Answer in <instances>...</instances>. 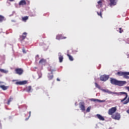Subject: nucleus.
<instances>
[{"instance_id": "obj_1", "label": "nucleus", "mask_w": 129, "mask_h": 129, "mask_svg": "<svg viewBox=\"0 0 129 129\" xmlns=\"http://www.w3.org/2000/svg\"><path fill=\"white\" fill-rule=\"evenodd\" d=\"M110 82L113 85H118V86H123L124 84H126V82L125 81H118L117 80L112 78H110Z\"/></svg>"}, {"instance_id": "obj_2", "label": "nucleus", "mask_w": 129, "mask_h": 129, "mask_svg": "<svg viewBox=\"0 0 129 129\" xmlns=\"http://www.w3.org/2000/svg\"><path fill=\"white\" fill-rule=\"evenodd\" d=\"M115 75L118 76H123L125 79H129V72L120 71L116 73Z\"/></svg>"}, {"instance_id": "obj_3", "label": "nucleus", "mask_w": 129, "mask_h": 129, "mask_svg": "<svg viewBox=\"0 0 129 129\" xmlns=\"http://www.w3.org/2000/svg\"><path fill=\"white\" fill-rule=\"evenodd\" d=\"M109 79V76L106 75H102L100 77V80H101V81L105 82L107 80H108Z\"/></svg>"}, {"instance_id": "obj_4", "label": "nucleus", "mask_w": 129, "mask_h": 129, "mask_svg": "<svg viewBox=\"0 0 129 129\" xmlns=\"http://www.w3.org/2000/svg\"><path fill=\"white\" fill-rule=\"evenodd\" d=\"M116 111V107H112L109 109L108 112V113L109 115H113V113Z\"/></svg>"}, {"instance_id": "obj_5", "label": "nucleus", "mask_w": 129, "mask_h": 129, "mask_svg": "<svg viewBox=\"0 0 129 129\" xmlns=\"http://www.w3.org/2000/svg\"><path fill=\"white\" fill-rule=\"evenodd\" d=\"M111 117L112 118H113V119H116L117 120H118L120 118V114H119V113H116L113 114L111 116Z\"/></svg>"}, {"instance_id": "obj_6", "label": "nucleus", "mask_w": 129, "mask_h": 129, "mask_svg": "<svg viewBox=\"0 0 129 129\" xmlns=\"http://www.w3.org/2000/svg\"><path fill=\"white\" fill-rule=\"evenodd\" d=\"M79 107H80L81 110H82V111H85V104L84 103V102H82L79 103Z\"/></svg>"}, {"instance_id": "obj_7", "label": "nucleus", "mask_w": 129, "mask_h": 129, "mask_svg": "<svg viewBox=\"0 0 129 129\" xmlns=\"http://www.w3.org/2000/svg\"><path fill=\"white\" fill-rule=\"evenodd\" d=\"M15 72L16 74H18V75H22L24 73V70L22 69L18 68L15 69Z\"/></svg>"}, {"instance_id": "obj_8", "label": "nucleus", "mask_w": 129, "mask_h": 129, "mask_svg": "<svg viewBox=\"0 0 129 129\" xmlns=\"http://www.w3.org/2000/svg\"><path fill=\"white\" fill-rule=\"evenodd\" d=\"M27 33L26 32H24L23 33L22 35L20 36V40L21 42H23V41H24L26 38H27Z\"/></svg>"}, {"instance_id": "obj_9", "label": "nucleus", "mask_w": 129, "mask_h": 129, "mask_svg": "<svg viewBox=\"0 0 129 129\" xmlns=\"http://www.w3.org/2000/svg\"><path fill=\"white\" fill-rule=\"evenodd\" d=\"M27 83H28V81H23L17 82L15 83V84H16V85H25V84H27Z\"/></svg>"}, {"instance_id": "obj_10", "label": "nucleus", "mask_w": 129, "mask_h": 129, "mask_svg": "<svg viewBox=\"0 0 129 129\" xmlns=\"http://www.w3.org/2000/svg\"><path fill=\"white\" fill-rule=\"evenodd\" d=\"M110 4L109 6L110 7H112V6H116L117 1L116 0H109Z\"/></svg>"}, {"instance_id": "obj_11", "label": "nucleus", "mask_w": 129, "mask_h": 129, "mask_svg": "<svg viewBox=\"0 0 129 129\" xmlns=\"http://www.w3.org/2000/svg\"><path fill=\"white\" fill-rule=\"evenodd\" d=\"M53 70H51V73L48 74L47 77L48 78V80H52V79H53L54 77V76H53Z\"/></svg>"}, {"instance_id": "obj_12", "label": "nucleus", "mask_w": 129, "mask_h": 129, "mask_svg": "<svg viewBox=\"0 0 129 129\" xmlns=\"http://www.w3.org/2000/svg\"><path fill=\"white\" fill-rule=\"evenodd\" d=\"M46 63H47V60H46L45 59H44V58L41 59L39 61V64H42L43 65H45V64H46Z\"/></svg>"}, {"instance_id": "obj_13", "label": "nucleus", "mask_w": 129, "mask_h": 129, "mask_svg": "<svg viewBox=\"0 0 129 129\" xmlns=\"http://www.w3.org/2000/svg\"><path fill=\"white\" fill-rule=\"evenodd\" d=\"M58 59L60 63H62L63 62V55H61V52L58 53Z\"/></svg>"}, {"instance_id": "obj_14", "label": "nucleus", "mask_w": 129, "mask_h": 129, "mask_svg": "<svg viewBox=\"0 0 129 129\" xmlns=\"http://www.w3.org/2000/svg\"><path fill=\"white\" fill-rule=\"evenodd\" d=\"M26 5H27L26 0H21L19 3V6H26Z\"/></svg>"}, {"instance_id": "obj_15", "label": "nucleus", "mask_w": 129, "mask_h": 129, "mask_svg": "<svg viewBox=\"0 0 129 129\" xmlns=\"http://www.w3.org/2000/svg\"><path fill=\"white\" fill-rule=\"evenodd\" d=\"M96 116L100 120H104V117H103L101 115L97 114Z\"/></svg>"}, {"instance_id": "obj_16", "label": "nucleus", "mask_w": 129, "mask_h": 129, "mask_svg": "<svg viewBox=\"0 0 129 129\" xmlns=\"http://www.w3.org/2000/svg\"><path fill=\"white\" fill-rule=\"evenodd\" d=\"M26 91L27 92H32V86H29L26 88Z\"/></svg>"}, {"instance_id": "obj_17", "label": "nucleus", "mask_w": 129, "mask_h": 129, "mask_svg": "<svg viewBox=\"0 0 129 129\" xmlns=\"http://www.w3.org/2000/svg\"><path fill=\"white\" fill-rule=\"evenodd\" d=\"M56 40H61V39H66V37H62V35H57L56 37Z\"/></svg>"}, {"instance_id": "obj_18", "label": "nucleus", "mask_w": 129, "mask_h": 129, "mask_svg": "<svg viewBox=\"0 0 129 129\" xmlns=\"http://www.w3.org/2000/svg\"><path fill=\"white\" fill-rule=\"evenodd\" d=\"M0 88H2L3 90H7L9 88V86H6L5 85H0Z\"/></svg>"}, {"instance_id": "obj_19", "label": "nucleus", "mask_w": 129, "mask_h": 129, "mask_svg": "<svg viewBox=\"0 0 129 129\" xmlns=\"http://www.w3.org/2000/svg\"><path fill=\"white\" fill-rule=\"evenodd\" d=\"M67 56H68V57H69V60L70 61H73V60H74L73 56H71V55H70L69 54H67Z\"/></svg>"}, {"instance_id": "obj_20", "label": "nucleus", "mask_w": 129, "mask_h": 129, "mask_svg": "<svg viewBox=\"0 0 129 129\" xmlns=\"http://www.w3.org/2000/svg\"><path fill=\"white\" fill-rule=\"evenodd\" d=\"M91 101H94V102H96V101H97V102H103V101L99 100L97 99H91Z\"/></svg>"}, {"instance_id": "obj_21", "label": "nucleus", "mask_w": 129, "mask_h": 129, "mask_svg": "<svg viewBox=\"0 0 129 129\" xmlns=\"http://www.w3.org/2000/svg\"><path fill=\"white\" fill-rule=\"evenodd\" d=\"M0 72H1L2 73H5V74H7V73H8L9 72L8 71H6L4 69H0Z\"/></svg>"}, {"instance_id": "obj_22", "label": "nucleus", "mask_w": 129, "mask_h": 129, "mask_svg": "<svg viewBox=\"0 0 129 129\" xmlns=\"http://www.w3.org/2000/svg\"><path fill=\"white\" fill-rule=\"evenodd\" d=\"M28 19L29 17L28 16H25L24 17H22V21H23V22H26Z\"/></svg>"}, {"instance_id": "obj_23", "label": "nucleus", "mask_w": 129, "mask_h": 129, "mask_svg": "<svg viewBox=\"0 0 129 129\" xmlns=\"http://www.w3.org/2000/svg\"><path fill=\"white\" fill-rule=\"evenodd\" d=\"M5 20V17L2 15H0V22H3Z\"/></svg>"}, {"instance_id": "obj_24", "label": "nucleus", "mask_w": 129, "mask_h": 129, "mask_svg": "<svg viewBox=\"0 0 129 129\" xmlns=\"http://www.w3.org/2000/svg\"><path fill=\"white\" fill-rule=\"evenodd\" d=\"M95 85L96 88H98V89H100V86H99V85H98L97 83H95Z\"/></svg>"}, {"instance_id": "obj_25", "label": "nucleus", "mask_w": 129, "mask_h": 129, "mask_svg": "<svg viewBox=\"0 0 129 129\" xmlns=\"http://www.w3.org/2000/svg\"><path fill=\"white\" fill-rule=\"evenodd\" d=\"M12 100H13V98L10 97V99L8 100V105H9L10 103H11Z\"/></svg>"}, {"instance_id": "obj_26", "label": "nucleus", "mask_w": 129, "mask_h": 129, "mask_svg": "<svg viewBox=\"0 0 129 129\" xmlns=\"http://www.w3.org/2000/svg\"><path fill=\"white\" fill-rule=\"evenodd\" d=\"M98 16H99L101 18H102V13L101 12H97Z\"/></svg>"}, {"instance_id": "obj_27", "label": "nucleus", "mask_w": 129, "mask_h": 129, "mask_svg": "<svg viewBox=\"0 0 129 129\" xmlns=\"http://www.w3.org/2000/svg\"><path fill=\"white\" fill-rule=\"evenodd\" d=\"M90 109H91V107H88L86 110L87 112H89L90 111Z\"/></svg>"}, {"instance_id": "obj_28", "label": "nucleus", "mask_w": 129, "mask_h": 129, "mask_svg": "<svg viewBox=\"0 0 129 129\" xmlns=\"http://www.w3.org/2000/svg\"><path fill=\"white\" fill-rule=\"evenodd\" d=\"M98 5H100V6L102 5V1L101 0H100L98 2Z\"/></svg>"}, {"instance_id": "obj_29", "label": "nucleus", "mask_w": 129, "mask_h": 129, "mask_svg": "<svg viewBox=\"0 0 129 129\" xmlns=\"http://www.w3.org/2000/svg\"><path fill=\"white\" fill-rule=\"evenodd\" d=\"M119 32L120 34H121V33H122V32H123V30L121 28H119Z\"/></svg>"}, {"instance_id": "obj_30", "label": "nucleus", "mask_w": 129, "mask_h": 129, "mask_svg": "<svg viewBox=\"0 0 129 129\" xmlns=\"http://www.w3.org/2000/svg\"><path fill=\"white\" fill-rule=\"evenodd\" d=\"M23 53H26V50H25V49H23Z\"/></svg>"}, {"instance_id": "obj_31", "label": "nucleus", "mask_w": 129, "mask_h": 129, "mask_svg": "<svg viewBox=\"0 0 129 129\" xmlns=\"http://www.w3.org/2000/svg\"><path fill=\"white\" fill-rule=\"evenodd\" d=\"M42 77V75H40L39 77V78H41Z\"/></svg>"}, {"instance_id": "obj_32", "label": "nucleus", "mask_w": 129, "mask_h": 129, "mask_svg": "<svg viewBox=\"0 0 129 129\" xmlns=\"http://www.w3.org/2000/svg\"><path fill=\"white\" fill-rule=\"evenodd\" d=\"M57 81H60V79H59V78H57Z\"/></svg>"}, {"instance_id": "obj_33", "label": "nucleus", "mask_w": 129, "mask_h": 129, "mask_svg": "<svg viewBox=\"0 0 129 129\" xmlns=\"http://www.w3.org/2000/svg\"><path fill=\"white\" fill-rule=\"evenodd\" d=\"M29 116H31V111L29 112Z\"/></svg>"}, {"instance_id": "obj_34", "label": "nucleus", "mask_w": 129, "mask_h": 129, "mask_svg": "<svg viewBox=\"0 0 129 129\" xmlns=\"http://www.w3.org/2000/svg\"><path fill=\"white\" fill-rule=\"evenodd\" d=\"M10 2H14V0H9Z\"/></svg>"}, {"instance_id": "obj_35", "label": "nucleus", "mask_w": 129, "mask_h": 129, "mask_svg": "<svg viewBox=\"0 0 129 129\" xmlns=\"http://www.w3.org/2000/svg\"><path fill=\"white\" fill-rule=\"evenodd\" d=\"M26 120H28V118H26Z\"/></svg>"}, {"instance_id": "obj_36", "label": "nucleus", "mask_w": 129, "mask_h": 129, "mask_svg": "<svg viewBox=\"0 0 129 129\" xmlns=\"http://www.w3.org/2000/svg\"><path fill=\"white\" fill-rule=\"evenodd\" d=\"M1 83H3V82H0V84H1Z\"/></svg>"}]
</instances>
